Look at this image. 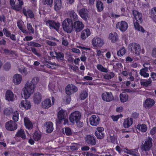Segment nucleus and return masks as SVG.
Wrapping results in <instances>:
<instances>
[{"mask_svg":"<svg viewBox=\"0 0 156 156\" xmlns=\"http://www.w3.org/2000/svg\"><path fill=\"white\" fill-rule=\"evenodd\" d=\"M39 81V79L37 77L33 78L31 82H28L25 85L23 89V94L25 98H28L34 91L36 85L37 84Z\"/></svg>","mask_w":156,"mask_h":156,"instance_id":"1","label":"nucleus"},{"mask_svg":"<svg viewBox=\"0 0 156 156\" xmlns=\"http://www.w3.org/2000/svg\"><path fill=\"white\" fill-rule=\"evenodd\" d=\"M62 27L65 31L67 33H71L73 29V22L72 20L69 18L66 19L62 22Z\"/></svg>","mask_w":156,"mask_h":156,"instance_id":"2","label":"nucleus"},{"mask_svg":"<svg viewBox=\"0 0 156 156\" xmlns=\"http://www.w3.org/2000/svg\"><path fill=\"white\" fill-rule=\"evenodd\" d=\"M128 48L130 52L136 55H138L140 54V47L137 43H131L129 44Z\"/></svg>","mask_w":156,"mask_h":156,"instance_id":"3","label":"nucleus"},{"mask_svg":"<svg viewBox=\"0 0 156 156\" xmlns=\"http://www.w3.org/2000/svg\"><path fill=\"white\" fill-rule=\"evenodd\" d=\"M152 141L153 139L151 137H147L144 144L141 145V148L142 151L147 152L150 151L152 146Z\"/></svg>","mask_w":156,"mask_h":156,"instance_id":"4","label":"nucleus"},{"mask_svg":"<svg viewBox=\"0 0 156 156\" xmlns=\"http://www.w3.org/2000/svg\"><path fill=\"white\" fill-rule=\"evenodd\" d=\"M81 114L78 111H76L72 112L70 115L69 121L72 123L75 122H77L79 121L81 118Z\"/></svg>","mask_w":156,"mask_h":156,"instance_id":"5","label":"nucleus"},{"mask_svg":"<svg viewBox=\"0 0 156 156\" xmlns=\"http://www.w3.org/2000/svg\"><path fill=\"white\" fill-rule=\"evenodd\" d=\"M46 23L51 29H54L56 31L59 30L60 24L59 23H56L53 20H48L46 21Z\"/></svg>","mask_w":156,"mask_h":156,"instance_id":"6","label":"nucleus"},{"mask_svg":"<svg viewBox=\"0 0 156 156\" xmlns=\"http://www.w3.org/2000/svg\"><path fill=\"white\" fill-rule=\"evenodd\" d=\"M65 118V111L61 109L58 113L57 119L56 120L57 125L61 124Z\"/></svg>","mask_w":156,"mask_h":156,"instance_id":"7","label":"nucleus"},{"mask_svg":"<svg viewBox=\"0 0 156 156\" xmlns=\"http://www.w3.org/2000/svg\"><path fill=\"white\" fill-rule=\"evenodd\" d=\"M92 43L94 47H101L104 44V42L103 39L96 37L92 39Z\"/></svg>","mask_w":156,"mask_h":156,"instance_id":"8","label":"nucleus"},{"mask_svg":"<svg viewBox=\"0 0 156 156\" xmlns=\"http://www.w3.org/2000/svg\"><path fill=\"white\" fill-rule=\"evenodd\" d=\"M52 103L50 99H45L42 103L43 107L45 109H48L53 105L55 102V98L53 97H51Z\"/></svg>","mask_w":156,"mask_h":156,"instance_id":"9","label":"nucleus"},{"mask_svg":"<svg viewBox=\"0 0 156 156\" xmlns=\"http://www.w3.org/2000/svg\"><path fill=\"white\" fill-rule=\"evenodd\" d=\"M6 129L8 130L12 131L17 129V125L16 122L12 120H10L5 123Z\"/></svg>","mask_w":156,"mask_h":156,"instance_id":"10","label":"nucleus"},{"mask_svg":"<svg viewBox=\"0 0 156 156\" xmlns=\"http://www.w3.org/2000/svg\"><path fill=\"white\" fill-rule=\"evenodd\" d=\"M116 27L118 29L122 32L126 31L128 28V24L124 21H121L118 22L116 25Z\"/></svg>","mask_w":156,"mask_h":156,"instance_id":"11","label":"nucleus"},{"mask_svg":"<svg viewBox=\"0 0 156 156\" xmlns=\"http://www.w3.org/2000/svg\"><path fill=\"white\" fill-rule=\"evenodd\" d=\"M84 27V25L83 23L79 20L76 21L73 23V28L76 33L80 32Z\"/></svg>","mask_w":156,"mask_h":156,"instance_id":"12","label":"nucleus"},{"mask_svg":"<svg viewBox=\"0 0 156 156\" xmlns=\"http://www.w3.org/2000/svg\"><path fill=\"white\" fill-rule=\"evenodd\" d=\"M77 90V87L72 84L68 85L66 87V93L69 95L76 92Z\"/></svg>","mask_w":156,"mask_h":156,"instance_id":"13","label":"nucleus"},{"mask_svg":"<svg viewBox=\"0 0 156 156\" xmlns=\"http://www.w3.org/2000/svg\"><path fill=\"white\" fill-rule=\"evenodd\" d=\"M85 142L90 145L94 146L96 144L95 138L90 135H87L85 137Z\"/></svg>","mask_w":156,"mask_h":156,"instance_id":"14","label":"nucleus"},{"mask_svg":"<svg viewBox=\"0 0 156 156\" xmlns=\"http://www.w3.org/2000/svg\"><path fill=\"white\" fill-rule=\"evenodd\" d=\"M102 100L106 102H110L114 99V97L111 92H105L101 95Z\"/></svg>","mask_w":156,"mask_h":156,"instance_id":"15","label":"nucleus"},{"mask_svg":"<svg viewBox=\"0 0 156 156\" xmlns=\"http://www.w3.org/2000/svg\"><path fill=\"white\" fill-rule=\"evenodd\" d=\"M24 98L25 100L21 101L20 105V107L22 109L28 110L30 109L31 107L30 103L29 101L27 100V98L26 99L25 98Z\"/></svg>","mask_w":156,"mask_h":156,"instance_id":"16","label":"nucleus"},{"mask_svg":"<svg viewBox=\"0 0 156 156\" xmlns=\"http://www.w3.org/2000/svg\"><path fill=\"white\" fill-rule=\"evenodd\" d=\"M90 125L93 126H96L99 123L100 119L98 116L93 115L89 119Z\"/></svg>","mask_w":156,"mask_h":156,"instance_id":"17","label":"nucleus"},{"mask_svg":"<svg viewBox=\"0 0 156 156\" xmlns=\"http://www.w3.org/2000/svg\"><path fill=\"white\" fill-rule=\"evenodd\" d=\"M91 34L90 30L88 28H86L83 30L81 32L80 37L83 40H85Z\"/></svg>","mask_w":156,"mask_h":156,"instance_id":"18","label":"nucleus"},{"mask_svg":"<svg viewBox=\"0 0 156 156\" xmlns=\"http://www.w3.org/2000/svg\"><path fill=\"white\" fill-rule=\"evenodd\" d=\"M133 14L136 21L142 23L143 21L141 13L136 10L133 11Z\"/></svg>","mask_w":156,"mask_h":156,"instance_id":"19","label":"nucleus"},{"mask_svg":"<svg viewBox=\"0 0 156 156\" xmlns=\"http://www.w3.org/2000/svg\"><path fill=\"white\" fill-rule=\"evenodd\" d=\"M79 14L80 17L83 20H87L88 17V10L84 8L81 9L79 11Z\"/></svg>","mask_w":156,"mask_h":156,"instance_id":"20","label":"nucleus"},{"mask_svg":"<svg viewBox=\"0 0 156 156\" xmlns=\"http://www.w3.org/2000/svg\"><path fill=\"white\" fill-rule=\"evenodd\" d=\"M44 126L46 128V132L48 133H51L53 130V124L51 122H46Z\"/></svg>","mask_w":156,"mask_h":156,"instance_id":"21","label":"nucleus"},{"mask_svg":"<svg viewBox=\"0 0 156 156\" xmlns=\"http://www.w3.org/2000/svg\"><path fill=\"white\" fill-rule=\"evenodd\" d=\"M42 95L39 92L35 93L34 95V101L36 104L39 103L41 101Z\"/></svg>","mask_w":156,"mask_h":156,"instance_id":"22","label":"nucleus"},{"mask_svg":"<svg viewBox=\"0 0 156 156\" xmlns=\"http://www.w3.org/2000/svg\"><path fill=\"white\" fill-rule=\"evenodd\" d=\"M133 119L131 118H128L124 119L123 126L125 128H129L133 123Z\"/></svg>","mask_w":156,"mask_h":156,"instance_id":"23","label":"nucleus"},{"mask_svg":"<svg viewBox=\"0 0 156 156\" xmlns=\"http://www.w3.org/2000/svg\"><path fill=\"white\" fill-rule=\"evenodd\" d=\"M5 99L9 101H13L14 99L13 93L10 90H7L5 94Z\"/></svg>","mask_w":156,"mask_h":156,"instance_id":"24","label":"nucleus"},{"mask_svg":"<svg viewBox=\"0 0 156 156\" xmlns=\"http://www.w3.org/2000/svg\"><path fill=\"white\" fill-rule=\"evenodd\" d=\"M154 104V101L150 98H148L145 101L144 105L146 108L151 107Z\"/></svg>","mask_w":156,"mask_h":156,"instance_id":"25","label":"nucleus"},{"mask_svg":"<svg viewBox=\"0 0 156 156\" xmlns=\"http://www.w3.org/2000/svg\"><path fill=\"white\" fill-rule=\"evenodd\" d=\"M22 80V76L19 74H16L13 76V81L14 83L16 85L19 84Z\"/></svg>","mask_w":156,"mask_h":156,"instance_id":"26","label":"nucleus"},{"mask_svg":"<svg viewBox=\"0 0 156 156\" xmlns=\"http://www.w3.org/2000/svg\"><path fill=\"white\" fill-rule=\"evenodd\" d=\"M17 24L19 28L23 33H27V31L23 28V26L24 25V23L21 20H18L17 23Z\"/></svg>","mask_w":156,"mask_h":156,"instance_id":"27","label":"nucleus"},{"mask_svg":"<svg viewBox=\"0 0 156 156\" xmlns=\"http://www.w3.org/2000/svg\"><path fill=\"white\" fill-rule=\"evenodd\" d=\"M109 36V38L112 43H115L116 42L118 39V34L115 32L113 33H110Z\"/></svg>","mask_w":156,"mask_h":156,"instance_id":"28","label":"nucleus"},{"mask_svg":"<svg viewBox=\"0 0 156 156\" xmlns=\"http://www.w3.org/2000/svg\"><path fill=\"white\" fill-rule=\"evenodd\" d=\"M24 122L25 126L28 129L32 128L33 127L32 123L28 117H25L24 118Z\"/></svg>","mask_w":156,"mask_h":156,"instance_id":"29","label":"nucleus"},{"mask_svg":"<svg viewBox=\"0 0 156 156\" xmlns=\"http://www.w3.org/2000/svg\"><path fill=\"white\" fill-rule=\"evenodd\" d=\"M44 64L47 67L53 69H55V67L58 66L55 62H52L51 61H46L44 62Z\"/></svg>","mask_w":156,"mask_h":156,"instance_id":"30","label":"nucleus"},{"mask_svg":"<svg viewBox=\"0 0 156 156\" xmlns=\"http://www.w3.org/2000/svg\"><path fill=\"white\" fill-rule=\"evenodd\" d=\"M23 13L25 16L27 17V15L28 14L29 17L30 18H34V15L32 11L30 9H29L27 11L25 9H23Z\"/></svg>","mask_w":156,"mask_h":156,"instance_id":"31","label":"nucleus"},{"mask_svg":"<svg viewBox=\"0 0 156 156\" xmlns=\"http://www.w3.org/2000/svg\"><path fill=\"white\" fill-rule=\"evenodd\" d=\"M138 22H135L133 20V24L134 28L135 30L138 31H140L143 33H144L145 30L143 27L141 26L139 24Z\"/></svg>","mask_w":156,"mask_h":156,"instance_id":"32","label":"nucleus"},{"mask_svg":"<svg viewBox=\"0 0 156 156\" xmlns=\"http://www.w3.org/2000/svg\"><path fill=\"white\" fill-rule=\"evenodd\" d=\"M54 4L55 10L56 11L58 10L61 9L62 6L61 0H55Z\"/></svg>","mask_w":156,"mask_h":156,"instance_id":"33","label":"nucleus"},{"mask_svg":"<svg viewBox=\"0 0 156 156\" xmlns=\"http://www.w3.org/2000/svg\"><path fill=\"white\" fill-rule=\"evenodd\" d=\"M96 8L98 12H101L104 9V5L103 3L100 0L97 1Z\"/></svg>","mask_w":156,"mask_h":156,"instance_id":"34","label":"nucleus"},{"mask_svg":"<svg viewBox=\"0 0 156 156\" xmlns=\"http://www.w3.org/2000/svg\"><path fill=\"white\" fill-rule=\"evenodd\" d=\"M119 97L121 102L122 103L126 102L128 98V95L125 93H122L120 94Z\"/></svg>","mask_w":156,"mask_h":156,"instance_id":"35","label":"nucleus"},{"mask_svg":"<svg viewBox=\"0 0 156 156\" xmlns=\"http://www.w3.org/2000/svg\"><path fill=\"white\" fill-rule=\"evenodd\" d=\"M15 136L18 137H21L23 139H25L26 137L24 130L22 129H20L18 130Z\"/></svg>","mask_w":156,"mask_h":156,"instance_id":"36","label":"nucleus"},{"mask_svg":"<svg viewBox=\"0 0 156 156\" xmlns=\"http://www.w3.org/2000/svg\"><path fill=\"white\" fill-rule=\"evenodd\" d=\"M55 54L56 55L55 57L57 59L63 61L64 59V55L63 53L61 52H55Z\"/></svg>","mask_w":156,"mask_h":156,"instance_id":"37","label":"nucleus"},{"mask_svg":"<svg viewBox=\"0 0 156 156\" xmlns=\"http://www.w3.org/2000/svg\"><path fill=\"white\" fill-rule=\"evenodd\" d=\"M136 128L140 131L143 132H146L147 129V126L144 124H142L141 125H138L137 126Z\"/></svg>","mask_w":156,"mask_h":156,"instance_id":"38","label":"nucleus"},{"mask_svg":"<svg viewBox=\"0 0 156 156\" xmlns=\"http://www.w3.org/2000/svg\"><path fill=\"white\" fill-rule=\"evenodd\" d=\"M27 44L28 46L32 47H34L39 48L41 46V44L33 41L28 42L27 43Z\"/></svg>","mask_w":156,"mask_h":156,"instance_id":"39","label":"nucleus"},{"mask_svg":"<svg viewBox=\"0 0 156 156\" xmlns=\"http://www.w3.org/2000/svg\"><path fill=\"white\" fill-rule=\"evenodd\" d=\"M114 76L115 74L113 72H107L104 75V78L106 80H110Z\"/></svg>","mask_w":156,"mask_h":156,"instance_id":"40","label":"nucleus"},{"mask_svg":"<svg viewBox=\"0 0 156 156\" xmlns=\"http://www.w3.org/2000/svg\"><path fill=\"white\" fill-rule=\"evenodd\" d=\"M41 133L35 132L34 133L33 137L35 141H38L41 139Z\"/></svg>","mask_w":156,"mask_h":156,"instance_id":"41","label":"nucleus"},{"mask_svg":"<svg viewBox=\"0 0 156 156\" xmlns=\"http://www.w3.org/2000/svg\"><path fill=\"white\" fill-rule=\"evenodd\" d=\"M116 140V137L114 135H113L112 136L110 135L107 138V140L108 142L112 143L113 144H115V143Z\"/></svg>","mask_w":156,"mask_h":156,"instance_id":"42","label":"nucleus"},{"mask_svg":"<svg viewBox=\"0 0 156 156\" xmlns=\"http://www.w3.org/2000/svg\"><path fill=\"white\" fill-rule=\"evenodd\" d=\"M69 15L70 17L74 20L75 21L78 19V16L73 10L69 12Z\"/></svg>","mask_w":156,"mask_h":156,"instance_id":"43","label":"nucleus"},{"mask_svg":"<svg viewBox=\"0 0 156 156\" xmlns=\"http://www.w3.org/2000/svg\"><path fill=\"white\" fill-rule=\"evenodd\" d=\"M151 82L152 80L151 78H150L147 80L141 82L140 84L142 86H144L146 87H147L151 84Z\"/></svg>","mask_w":156,"mask_h":156,"instance_id":"44","label":"nucleus"},{"mask_svg":"<svg viewBox=\"0 0 156 156\" xmlns=\"http://www.w3.org/2000/svg\"><path fill=\"white\" fill-rule=\"evenodd\" d=\"M126 52V50L124 48H121L117 52V55L118 56L121 57L124 55Z\"/></svg>","mask_w":156,"mask_h":156,"instance_id":"45","label":"nucleus"},{"mask_svg":"<svg viewBox=\"0 0 156 156\" xmlns=\"http://www.w3.org/2000/svg\"><path fill=\"white\" fill-rule=\"evenodd\" d=\"M97 68L98 70L102 72L107 73L108 72V70L101 64L97 65Z\"/></svg>","mask_w":156,"mask_h":156,"instance_id":"46","label":"nucleus"},{"mask_svg":"<svg viewBox=\"0 0 156 156\" xmlns=\"http://www.w3.org/2000/svg\"><path fill=\"white\" fill-rule=\"evenodd\" d=\"M94 134L97 138L99 139H102L104 138L105 133H100L95 132Z\"/></svg>","mask_w":156,"mask_h":156,"instance_id":"47","label":"nucleus"},{"mask_svg":"<svg viewBox=\"0 0 156 156\" xmlns=\"http://www.w3.org/2000/svg\"><path fill=\"white\" fill-rule=\"evenodd\" d=\"M13 111L12 109L10 108H5L4 111V113L5 115H10Z\"/></svg>","mask_w":156,"mask_h":156,"instance_id":"48","label":"nucleus"},{"mask_svg":"<svg viewBox=\"0 0 156 156\" xmlns=\"http://www.w3.org/2000/svg\"><path fill=\"white\" fill-rule=\"evenodd\" d=\"M27 28L29 30L30 34H34V30L32 27L31 24L30 23H27Z\"/></svg>","mask_w":156,"mask_h":156,"instance_id":"49","label":"nucleus"},{"mask_svg":"<svg viewBox=\"0 0 156 156\" xmlns=\"http://www.w3.org/2000/svg\"><path fill=\"white\" fill-rule=\"evenodd\" d=\"M88 96V94L86 91H83L80 94V98L81 100L85 99Z\"/></svg>","mask_w":156,"mask_h":156,"instance_id":"50","label":"nucleus"},{"mask_svg":"<svg viewBox=\"0 0 156 156\" xmlns=\"http://www.w3.org/2000/svg\"><path fill=\"white\" fill-rule=\"evenodd\" d=\"M12 119L15 122L18 121L19 119V112L17 111H15L13 113Z\"/></svg>","mask_w":156,"mask_h":156,"instance_id":"51","label":"nucleus"},{"mask_svg":"<svg viewBox=\"0 0 156 156\" xmlns=\"http://www.w3.org/2000/svg\"><path fill=\"white\" fill-rule=\"evenodd\" d=\"M19 71L22 74L26 75L27 74V71L26 70L25 67L23 66H21L19 68Z\"/></svg>","mask_w":156,"mask_h":156,"instance_id":"52","label":"nucleus"},{"mask_svg":"<svg viewBox=\"0 0 156 156\" xmlns=\"http://www.w3.org/2000/svg\"><path fill=\"white\" fill-rule=\"evenodd\" d=\"M31 49L32 52L37 56L40 57L41 56V54L37 52L36 49L34 47H31Z\"/></svg>","mask_w":156,"mask_h":156,"instance_id":"53","label":"nucleus"},{"mask_svg":"<svg viewBox=\"0 0 156 156\" xmlns=\"http://www.w3.org/2000/svg\"><path fill=\"white\" fill-rule=\"evenodd\" d=\"M143 70H140V75L144 77H148L149 76V74L147 73L146 72L144 71Z\"/></svg>","mask_w":156,"mask_h":156,"instance_id":"54","label":"nucleus"},{"mask_svg":"<svg viewBox=\"0 0 156 156\" xmlns=\"http://www.w3.org/2000/svg\"><path fill=\"white\" fill-rule=\"evenodd\" d=\"M43 3L44 5H47L51 7L52 5L53 0H43Z\"/></svg>","mask_w":156,"mask_h":156,"instance_id":"55","label":"nucleus"},{"mask_svg":"<svg viewBox=\"0 0 156 156\" xmlns=\"http://www.w3.org/2000/svg\"><path fill=\"white\" fill-rule=\"evenodd\" d=\"M3 31L4 34L5 35H6L7 37H9L11 34L10 33V32L7 30V29L4 28L3 29Z\"/></svg>","mask_w":156,"mask_h":156,"instance_id":"56","label":"nucleus"},{"mask_svg":"<svg viewBox=\"0 0 156 156\" xmlns=\"http://www.w3.org/2000/svg\"><path fill=\"white\" fill-rule=\"evenodd\" d=\"M11 65L8 62L6 63L4 66V68L6 70H8L10 69Z\"/></svg>","mask_w":156,"mask_h":156,"instance_id":"57","label":"nucleus"},{"mask_svg":"<svg viewBox=\"0 0 156 156\" xmlns=\"http://www.w3.org/2000/svg\"><path fill=\"white\" fill-rule=\"evenodd\" d=\"M65 131L66 135L69 136L71 134V131L70 129L68 127L65 128Z\"/></svg>","mask_w":156,"mask_h":156,"instance_id":"58","label":"nucleus"},{"mask_svg":"<svg viewBox=\"0 0 156 156\" xmlns=\"http://www.w3.org/2000/svg\"><path fill=\"white\" fill-rule=\"evenodd\" d=\"M46 43L48 45L51 46H54L56 45V43L55 42H52L50 41H46Z\"/></svg>","mask_w":156,"mask_h":156,"instance_id":"59","label":"nucleus"},{"mask_svg":"<svg viewBox=\"0 0 156 156\" xmlns=\"http://www.w3.org/2000/svg\"><path fill=\"white\" fill-rule=\"evenodd\" d=\"M104 129L102 127H98L96 130V132L100 133H104Z\"/></svg>","mask_w":156,"mask_h":156,"instance_id":"60","label":"nucleus"},{"mask_svg":"<svg viewBox=\"0 0 156 156\" xmlns=\"http://www.w3.org/2000/svg\"><path fill=\"white\" fill-rule=\"evenodd\" d=\"M69 67L70 69L73 70L74 72H76L78 69V67L77 66H73L70 65L69 66Z\"/></svg>","mask_w":156,"mask_h":156,"instance_id":"61","label":"nucleus"},{"mask_svg":"<svg viewBox=\"0 0 156 156\" xmlns=\"http://www.w3.org/2000/svg\"><path fill=\"white\" fill-rule=\"evenodd\" d=\"M62 44L65 46H67L68 44V42L67 40L64 37L62 38Z\"/></svg>","mask_w":156,"mask_h":156,"instance_id":"62","label":"nucleus"},{"mask_svg":"<svg viewBox=\"0 0 156 156\" xmlns=\"http://www.w3.org/2000/svg\"><path fill=\"white\" fill-rule=\"evenodd\" d=\"M151 55L153 58H156V48H154L153 49Z\"/></svg>","mask_w":156,"mask_h":156,"instance_id":"63","label":"nucleus"},{"mask_svg":"<svg viewBox=\"0 0 156 156\" xmlns=\"http://www.w3.org/2000/svg\"><path fill=\"white\" fill-rule=\"evenodd\" d=\"M130 151L128 152V154L132 155L133 156H137L138 154H139V153L135 152L133 150H130Z\"/></svg>","mask_w":156,"mask_h":156,"instance_id":"64","label":"nucleus"}]
</instances>
